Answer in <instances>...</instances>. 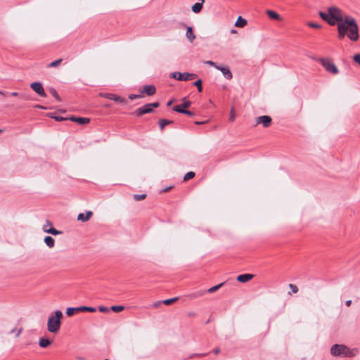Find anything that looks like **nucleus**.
Here are the masks:
<instances>
[{
	"label": "nucleus",
	"mask_w": 360,
	"mask_h": 360,
	"mask_svg": "<svg viewBox=\"0 0 360 360\" xmlns=\"http://www.w3.org/2000/svg\"><path fill=\"white\" fill-rule=\"evenodd\" d=\"M178 299H179L178 297H173L171 299H167V300H164L163 303L166 305H169V304H171L172 303L174 302L175 301H176Z\"/></svg>",
	"instance_id": "nucleus-33"
},
{
	"label": "nucleus",
	"mask_w": 360,
	"mask_h": 360,
	"mask_svg": "<svg viewBox=\"0 0 360 360\" xmlns=\"http://www.w3.org/2000/svg\"><path fill=\"white\" fill-rule=\"evenodd\" d=\"M271 122V117L268 115H262L256 118V125L262 124L265 128L269 127Z\"/></svg>",
	"instance_id": "nucleus-6"
},
{
	"label": "nucleus",
	"mask_w": 360,
	"mask_h": 360,
	"mask_svg": "<svg viewBox=\"0 0 360 360\" xmlns=\"http://www.w3.org/2000/svg\"><path fill=\"white\" fill-rule=\"evenodd\" d=\"M207 120H206V121H203V122H198V121H195V124H205V123H207Z\"/></svg>",
	"instance_id": "nucleus-49"
},
{
	"label": "nucleus",
	"mask_w": 360,
	"mask_h": 360,
	"mask_svg": "<svg viewBox=\"0 0 360 360\" xmlns=\"http://www.w3.org/2000/svg\"><path fill=\"white\" fill-rule=\"evenodd\" d=\"M183 114H185V115H187L188 116H194V113L192 112V111H190V110H184Z\"/></svg>",
	"instance_id": "nucleus-43"
},
{
	"label": "nucleus",
	"mask_w": 360,
	"mask_h": 360,
	"mask_svg": "<svg viewBox=\"0 0 360 360\" xmlns=\"http://www.w3.org/2000/svg\"><path fill=\"white\" fill-rule=\"evenodd\" d=\"M51 117L55 119L56 121H61V120H64L65 118L62 117H60V116H56V117H53V116H51Z\"/></svg>",
	"instance_id": "nucleus-46"
},
{
	"label": "nucleus",
	"mask_w": 360,
	"mask_h": 360,
	"mask_svg": "<svg viewBox=\"0 0 360 360\" xmlns=\"http://www.w3.org/2000/svg\"><path fill=\"white\" fill-rule=\"evenodd\" d=\"M80 311L79 307H68L66 310V314L68 316H72L75 312Z\"/></svg>",
	"instance_id": "nucleus-22"
},
{
	"label": "nucleus",
	"mask_w": 360,
	"mask_h": 360,
	"mask_svg": "<svg viewBox=\"0 0 360 360\" xmlns=\"http://www.w3.org/2000/svg\"><path fill=\"white\" fill-rule=\"evenodd\" d=\"M223 283H219L218 285H216L208 289L207 292H210V293H212L214 292H215L216 290H217L218 289H219L222 285H223Z\"/></svg>",
	"instance_id": "nucleus-27"
},
{
	"label": "nucleus",
	"mask_w": 360,
	"mask_h": 360,
	"mask_svg": "<svg viewBox=\"0 0 360 360\" xmlns=\"http://www.w3.org/2000/svg\"><path fill=\"white\" fill-rule=\"evenodd\" d=\"M184 108L182 107V105H175L174 108H173V110L177 112H179V113H182L184 112Z\"/></svg>",
	"instance_id": "nucleus-32"
},
{
	"label": "nucleus",
	"mask_w": 360,
	"mask_h": 360,
	"mask_svg": "<svg viewBox=\"0 0 360 360\" xmlns=\"http://www.w3.org/2000/svg\"><path fill=\"white\" fill-rule=\"evenodd\" d=\"M321 65L324 67V68L329 72L333 74H338V69L330 59L328 58H321L320 60Z\"/></svg>",
	"instance_id": "nucleus-5"
},
{
	"label": "nucleus",
	"mask_w": 360,
	"mask_h": 360,
	"mask_svg": "<svg viewBox=\"0 0 360 360\" xmlns=\"http://www.w3.org/2000/svg\"><path fill=\"white\" fill-rule=\"evenodd\" d=\"M108 99L114 101L117 103H126V100L118 95L111 94L108 96Z\"/></svg>",
	"instance_id": "nucleus-16"
},
{
	"label": "nucleus",
	"mask_w": 360,
	"mask_h": 360,
	"mask_svg": "<svg viewBox=\"0 0 360 360\" xmlns=\"http://www.w3.org/2000/svg\"><path fill=\"white\" fill-rule=\"evenodd\" d=\"M45 233H51L53 236H57L61 234L62 231L56 230L52 226L51 228H49V229L45 230Z\"/></svg>",
	"instance_id": "nucleus-23"
},
{
	"label": "nucleus",
	"mask_w": 360,
	"mask_h": 360,
	"mask_svg": "<svg viewBox=\"0 0 360 360\" xmlns=\"http://www.w3.org/2000/svg\"><path fill=\"white\" fill-rule=\"evenodd\" d=\"M51 342L49 340L42 338L39 339V345L41 347L45 348L51 345Z\"/></svg>",
	"instance_id": "nucleus-20"
},
{
	"label": "nucleus",
	"mask_w": 360,
	"mask_h": 360,
	"mask_svg": "<svg viewBox=\"0 0 360 360\" xmlns=\"http://www.w3.org/2000/svg\"><path fill=\"white\" fill-rule=\"evenodd\" d=\"M193 85H195V86H197L198 88V91L199 92H202V80L201 79H198L197 81H195L194 83H193Z\"/></svg>",
	"instance_id": "nucleus-28"
},
{
	"label": "nucleus",
	"mask_w": 360,
	"mask_h": 360,
	"mask_svg": "<svg viewBox=\"0 0 360 360\" xmlns=\"http://www.w3.org/2000/svg\"><path fill=\"white\" fill-rule=\"evenodd\" d=\"M44 243H46V245L49 248H52L54 247L55 245V240L53 238H52L51 236H46L44 238Z\"/></svg>",
	"instance_id": "nucleus-17"
},
{
	"label": "nucleus",
	"mask_w": 360,
	"mask_h": 360,
	"mask_svg": "<svg viewBox=\"0 0 360 360\" xmlns=\"http://www.w3.org/2000/svg\"><path fill=\"white\" fill-rule=\"evenodd\" d=\"M202 6H202V3L197 2L192 6V8H191L192 11L195 13H198L201 11Z\"/></svg>",
	"instance_id": "nucleus-19"
},
{
	"label": "nucleus",
	"mask_w": 360,
	"mask_h": 360,
	"mask_svg": "<svg viewBox=\"0 0 360 360\" xmlns=\"http://www.w3.org/2000/svg\"><path fill=\"white\" fill-rule=\"evenodd\" d=\"M217 69L220 70L224 77L227 79H231L233 77L232 73L231 72L230 68L228 66L222 67H217Z\"/></svg>",
	"instance_id": "nucleus-9"
},
{
	"label": "nucleus",
	"mask_w": 360,
	"mask_h": 360,
	"mask_svg": "<svg viewBox=\"0 0 360 360\" xmlns=\"http://www.w3.org/2000/svg\"><path fill=\"white\" fill-rule=\"evenodd\" d=\"M308 25L310 27H312V28H316V29H319L321 28V25L319 24H317V23H315V22H310L308 23Z\"/></svg>",
	"instance_id": "nucleus-39"
},
{
	"label": "nucleus",
	"mask_w": 360,
	"mask_h": 360,
	"mask_svg": "<svg viewBox=\"0 0 360 360\" xmlns=\"http://www.w3.org/2000/svg\"><path fill=\"white\" fill-rule=\"evenodd\" d=\"M142 96L140 95V94H130L129 96V98L130 100H134V99H136V98H141Z\"/></svg>",
	"instance_id": "nucleus-41"
},
{
	"label": "nucleus",
	"mask_w": 360,
	"mask_h": 360,
	"mask_svg": "<svg viewBox=\"0 0 360 360\" xmlns=\"http://www.w3.org/2000/svg\"><path fill=\"white\" fill-rule=\"evenodd\" d=\"M345 304L347 307H349L352 304V300H347Z\"/></svg>",
	"instance_id": "nucleus-51"
},
{
	"label": "nucleus",
	"mask_w": 360,
	"mask_h": 360,
	"mask_svg": "<svg viewBox=\"0 0 360 360\" xmlns=\"http://www.w3.org/2000/svg\"><path fill=\"white\" fill-rule=\"evenodd\" d=\"M248 23V21L246 19L242 18L241 16H239L235 22V26L238 27H245Z\"/></svg>",
	"instance_id": "nucleus-15"
},
{
	"label": "nucleus",
	"mask_w": 360,
	"mask_h": 360,
	"mask_svg": "<svg viewBox=\"0 0 360 360\" xmlns=\"http://www.w3.org/2000/svg\"><path fill=\"white\" fill-rule=\"evenodd\" d=\"M170 188H171V187L166 188L164 190V191H168Z\"/></svg>",
	"instance_id": "nucleus-56"
},
{
	"label": "nucleus",
	"mask_w": 360,
	"mask_h": 360,
	"mask_svg": "<svg viewBox=\"0 0 360 360\" xmlns=\"http://www.w3.org/2000/svg\"><path fill=\"white\" fill-rule=\"evenodd\" d=\"M1 131H1V129H0V133H1Z\"/></svg>",
	"instance_id": "nucleus-62"
},
{
	"label": "nucleus",
	"mask_w": 360,
	"mask_h": 360,
	"mask_svg": "<svg viewBox=\"0 0 360 360\" xmlns=\"http://www.w3.org/2000/svg\"><path fill=\"white\" fill-rule=\"evenodd\" d=\"M63 59L60 58L58 60H56L55 61L51 62L48 65V68H56L58 67L62 62Z\"/></svg>",
	"instance_id": "nucleus-25"
},
{
	"label": "nucleus",
	"mask_w": 360,
	"mask_h": 360,
	"mask_svg": "<svg viewBox=\"0 0 360 360\" xmlns=\"http://www.w3.org/2000/svg\"><path fill=\"white\" fill-rule=\"evenodd\" d=\"M289 288L292 293H297L298 292V288L294 284H289Z\"/></svg>",
	"instance_id": "nucleus-38"
},
{
	"label": "nucleus",
	"mask_w": 360,
	"mask_h": 360,
	"mask_svg": "<svg viewBox=\"0 0 360 360\" xmlns=\"http://www.w3.org/2000/svg\"><path fill=\"white\" fill-rule=\"evenodd\" d=\"M173 121L172 120H166V119H160L159 120V124H160V128L161 130H163L165 127L170 123H172Z\"/></svg>",
	"instance_id": "nucleus-21"
},
{
	"label": "nucleus",
	"mask_w": 360,
	"mask_h": 360,
	"mask_svg": "<svg viewBox=\"0 0 360 360\" xmlns=\"http://www.w3.org/2000/svg\"><path fill=\"white\" fill-rule=\"evenodd\" d=\"M266 13L267 15L271 19L277 20H281V16L276 12H275L272 10H267Z\"/></svg>",
	"instance_id": "nucleus-18"
},
{
	"label": "nucleus",
	"mask_w": 360,
	"mask_h": 360,
	"mask_svg": "<svg viewBox=\"0 0 360 360\" xmlns=\"http://www.w3.org/2000/svg\"><path fill=\"white\" fill-rule=\"evenodd\" d=\"M32 89L36 92L39 96L45 97L46 94L44 91V87L41 82H33L30 84Z\"/></svg>",
	"instance_id": "nucleus-7"
},
{
	"label": "nucleus",
	"mask_w": 360,
	"mask_h": 360,
	"mask_svg": "<svg viewBox=\"0 0 360 360\" xmlns=\"http://www.w3.org/2000/svg\"><path fill=\"white\" fill-rule=\"evenodd\" d=\"M36 108H41V109H44V108L41 105H36Z\"/></svg>",
	"instance_id": "nucleus-53"
},
{
	"label": "nucleus",
	"mask_w": 360,
	"mask_h": 360,
	"mask_svg": "<svg viewBox=\"0 0 360 360\" xmlns=\"http://www.w3.org/2000/svg\"><path fill=\"white\" fill-rule=\"evenodd\" d=\"M236 32H237V31H236V30H231V34H235V33H236Z\"/></svg>",
	"instance_id": "nucleus-54"
},
{
	"label": "nucleus",
	"mask_w": 360,
	"mask_h": 360,
	"mask_svg": "<svg viewBox=\"0 0 360 360\" xmlns=\"http://www.w3.org/2000/svg\"><path fill=\"white\" fill-rule=\"evenodd\" d=\"M235 118H236V115H235L234 109L232 108L230 112L229 120L231 122H233L235 120Z\"/></svg>",
	"instance_id": "nucleus-37"
},
{
	"label": "nucleus",
	"mask_w": 360,
	"mask_h": 360,
	"mask_svg": "<svg viewBox=\"0 0 360 360\" xmlns=\"http://www.w3.org/2000/svg\"><path fill=\"white\" fill-rule=\"evenodd\" d=\"M204 63H205V64H207V65H211L212 67H214L216 69H217V67H219L220 66V65H218L216 63H214V61H212V60H206Z\"/></svg>",
	"instance_id": "nucleus-36"
},
{
	"label": "nucleus",
	"mask_w": 360,
	"mask_h": 360,
	"mask_svg": "<svg viewBox=\"0 0 360 360\" xmlns=\"http://www.w3.org/2000/svg\"><path fill=\"white\" fill-rule=\"evenodd\" d=\"M80 311H89V312H95L96 311V308L92 307H86L81 306L79 307Z\"/></svg>",
	"instance_id": "nucleus-24"
},
{
	"label": "nucleus",
	"mask_w": 360,
	"mask_h": 360,
	"mask_svg": "<svg viewBox=\"0 0 360 360\" xmlns=\"http://www.w3.org/2000/svg\"><path fill=\"white\" fill-rule=\"evenodd\" d=\"M149 105H150V107L152 108H158L159 105H160V103L158 102H154V103H148Z\"/></svg>",
	"instance_id": "nucleus-44"
},
{
	"label": "nucleus",
	"mask_w": 360,
	"mask_h": 360,
	"mask_svg": "<svg viewBox=\"0 0 360 360\" xmlns=\"http://www.w3.org/2000/svg\"><path fill=\"white\" fill-rule=\"evenodd\" d=\"M124 309V306L122 305H114L112 306L110 309L113 311L114 312H120L122 311Z\"/></svg>",
	"instance_id": "nucleus-26"
},
{
	"label": "nucleus",
	"mask_w": 360,
	"mask_h": 360,
	"mask_svg": "<svg viewBox=\"0 0 360 360\" xmlns=\"http://www.w3.org/2000/svg\"><path fill=\"white\" fill-rule=\"evenodd\" d=\"M146 197V194H141V195L135 194V195H134V199L136 201L142 200L145 199Z\"/></svg>",
	"instance_id": "nucleus-31"
},
{
	"label": "nucleus",
	"mask_w": 360,
	"mask_h": 360,
	"mask_svg": "<svg viewBox=\"0 0 360 360\" xmlns=\"http://www.w3.org/2000/svg\"><path fill=\"white\" fill-rule=\"evenodd\" d=\"M22 331V328H20L17 331V333H16V334H15V337H16V338H18V337L20 336V335L21 334Z\"/></svg>",
	"instance_id": "nucleus-47"
},
{
	"label": "nucleus",
	"mask_w": 360,
	"mask_h": 360,
	"mask_svg": "<svg viewBox=\"0 0 360 360\" xmlns=\"http://www.w3.org/2000/svg\"><path fill=\"white\" fill-rule=\"evenodd\" d=\"M327 13L319 11V16L328 25L337 24L338 38L343 39L346 34L350 40L356 41L359 39V28L355 19L351 16L344 18L342 11L337 6H330Z\"/></svg>",
	"instance_id": "nucleus-1"
},
{
	"label": "nucleus",
	"mask_w": 360,
	"mask_h": 360,
	"mask_svg": "<svg viewBox=\"0 0 360 360\" xmlns=\"http://www.w3.org/2000/svg\"><path fill=\"white\" fill-rule=\"evenodd\" d=\"M70 120L79 124H86L90 122L89 118L81 117H71Z\"/></svg>",
	"instance_id": "nucleus-12"
},
{
	"label": "nucleus",
	"mask_w": 360,
	"mask_h": 360,
	"mask_svg": "<svg viewBox=\"0 0 360 360\" xmlns=\"http://www.w3.org/2000/svg\"><path fill=\"white\" fill-rule=\"evenodd\" d=\"M196 77L195 74L193 73H181L179 72H172L170 74V77L174 78L179 81H188L194 79Z\"/></svg>",
	"instance_id": "nucleus-4"
},
{
	"label": "nucleus",
	"mask_w": 360,
	"mask_h": 360,
	"mask_svg": "<svg viewBox=\"0 0 360 360\" xmlns=\"http://www.w3.org/2000/svg\"><path fill=\"white\" fill-rule=\"evenodd\" d=\"M92 216L93 212L91 211H86L85 214L83 213H79L77 215V220L82 222H86L88 221Z\"/></svg>",
	"instance_id": "nucleus-11"
},
{
	"label": "nucleus",
	"mask_w": 360,
	"mask_h": 360,
	"mask_svg": "<svg viewBox=\"0 0 360 360\" xmlns=\"http://www.w3.org/2000/svg\"><path fill=\"white\" fill-rule=\"evenodd\" d=\"M354 60L360 65V54H356L353 58Z\"/></svg>",
	"instance_id": "nucleus-42"
},
{
	"label": "nucleus",
	"mask_w": 360,
	"mask_h": 360,
	"mask_svg": "<svg viewBox=\"0 0 360 360\" xmlns=\"http://www.w3.org/2000/svg\"><path fill=\"white\" fill-rule=\"evenodd\" d=\"M199 1H201L202 4L205 2V0H198Z\"/></svg>",
	"instance_id": "nucleus-59"
},
{
	"label": "nucleus",
	"mask_w": 360,
	"mask_h": 360,
	"mask_svg": "<svg viewBox=\"0 0 360 360\" xmlns=\"http://www.w3.org/2000/svg\"><path fill=\"white\" fill-rule=\"evenodd\" d=\"M111 94H109V93H101L100 94V96L101 97H103V98H108V96H110Z\"/></svg>",
	"instance_id": "nucleus-45"
},
{
	"label": "nucleus",
	"mask_w": 360,
	"mask_h": 360,
	"mask_svg": "<svg viewBox=\"0 0 360 360\" xmlns=\"http://www.w3.org/2000/svg\"><path fill=\"white\" fill-rule=\"evenodd\" d=\"M50 92L51 94V95L58 101H60V96H58L56 90L53 88H51L50 89Z\"/></svg>",
	"instance_id": "nucleus-30"
},
{
	"label": "nucleus",
	"mask_w": 360,
	"mask_h": 360,
	"mask_svg": "<svg viewBox=\"0 0 360 360\" xmlns=\"http://www.w3.org/2000/svg\"><path fill=\"white\" fill-rule=\"evenodd\" d=\"M21 98L25 100H30V97L26 94L21 95Z\"/></svg>",
	"instance_id": "nucleus-48"
},
{
	"label": "nucleus",
	"mask_w": 360,
	"mask_h": 360,
	"mask_svg": "<svg viewBox=\"0 0 360 360\" xmlns=\"http://www.w3.org/2000/svg\"><path fill=\"white\" fill-rule=\"evenodd\" d=\"M172 101H169V102L167 103V106H170V105H172Z\"/></svg>",
	"instance_id": "nucleus-55"
},
{
	"label": "nucleus",
	"mask_w": 360,
	"mask_h": 360,
	"mask_svg": "<svg viewBox=\"0 0 360 360\" xmlns=\"http://www.w3.org/2000/svg\"><path fill=\"white\" fill-rule=\"evenodd\" d=\"M195 176V173L193 172H187L184 176V181H188L192 178H193Z\"/></svg>",
	"instance_id": "nucleus-29"
},
{
	"label": "nucleus",
	"mask_w": 360,
	"mask_h": 360,
	"mask_svg": "<svg viewBox=\"0 0 360 360\" xmlns=\"http://www.w3.org/2000/svg\"><path fill=\"white\" fill-rule=\"evenodd\" d=\"M254 277L253 274H245L238 276L237 281L240 283H246Z\"/></svg>",
	"instance_id": "nucleus-13"
},
{
	"label": "nucleus",
	"mask_w": 360,
	"mask_h": 360,
	"mask_svg": "<svg viewBox=\"0 0 360 360\" xmlns=\"http://www.w3.org/2000/svg\"><path fill=\"white\" fill-rule=\"evenodd\" d=\"M142 94L145 93L148 96H153L156 92V89L154 85H145L143 87V91H141Z\"/></svg>",
	"instance_id": "nucleus-10"
},
{
	"label": "nucleus",
	"mask_w": 360,
	"mask_h": 360,
	"mask_svg": "<svg viewBox=\"0 0 360 360\" xmlns=\"http://www.w3.org/2000/svg\"><path fill=\"white\" fill-rule=\"evenodd\" d=\"M205 355V354H198V356H204Z\"/></svg>",
	"instance_id": "nucleus-60"
},
{
	"label": "nucleus",
	"mask_w": 360,
	"mask_h": 360,
	"mask_svg": "<svg viewBox=\"0 0 360 360\" xmlns=\"http://www.w3.org/2000/svg\"><path fill=\"white\" fill-rule=\"evenodd\" d=\"M153 112V109L150 107V105H149L148 103V104H146L144 105L143 106L138 108L136 111H135V114L137 116H141L143 114H146V113H150V112Z\"/></svg>",
	"instance_id": "nucleus-8"
},
{
	"label": "nucleus",
	"mask_w": 360,
	"mask_h": 360,
	"mask_svg": "<svg viewBox=\"0 0 360 360\" xmlns=\"http://www.w3.org/2000/svg\"><path fill=\"white\" fill-rule=\"evenodd\" d=\"M62 316L63 313L60 310H56L49 316L47 321V329L50 333H56L58 332L60 328Z\"/></svg>",
	"instance_id": "nucleus-3"
},
{
	"label": "nucleus",
	"mask_w": 360,
	"mask_h": 360,
	"mask_svg": "<svg viewBox=\"0 0 360 360\" xmlns=\"http://www.w3.org/2000/svg\"><path fill=\"white\" fill-rule=\"evenodd\" d=\"M186 36L190 42H193L195 39L196 37L193 33L192 27H187Z\"/></svg>",
	"instance_id": "nucleus-14"
},
{
	"label": "nucleus",
	"mask_w": 360,
	"mask_h": 360,
	"mask_svg": "<svg viewBox=\"0 0 360 360\" xmlns=\"http://www.w3.org/2000/svg\"><path fill=\"white\" fill-rule=\"evenodd\" d=\"M220 352V349L219 348H215L214 350H213V352L215 354H219Z\"/></svg>",
	"instance_id": "nucleus-50"
},
{
	"label": "nucleus",
	"mask_w": 360,
	"mask_h": 360,
	"mask_svg": "<svg viewBox=\"0 0 360 360\" xmlns=\"http://www.w3.org/2000/svg\"><path fill=\"white\" fill-rule=\"evenodd\" d=\"M11 95L12 96H18V93H17V92H12V93H11Z\"/></svg>",
	"instance_id": "nucleus-52"
},
{
	"label": "nucleus",
	"mask_w": 360,
	"mask_h": 360,
	"mask_svg": "<svg viewBox=\"0 0 360 360\" xmlns=\"http://www.w3.org/2000/svg\"><path fill=\"white\" fill-rule=\"evenodd\" d=\"M0 94L4 95V92H3V91H0Z\"/></svg>",
	"instance_id": "nucleus-61"
},
{
	"label": "nucleus",
	"mask_w": 360,
	"mask_h": 360,
	"mask_svg": "<svg viewBox=\"0 0 360 360\" xmlns=\"http://www.w3.org/2000/svg\"><path fill=\"white\" fill-rule=\"evenodd\" d=\"M359 352L358 348H350L342 344H335L330 347V354L336 357H354Z\"/></svg>",
	"instance_id": "nucleus-2"
},
{
	"label": "nucleus",
	"mask_w": 360,
	"mask_h": 360,
	"mask_svg": "<svg viewBox=\"0 0 360 360\" xmlns=\"http://www.w3.org/2000/svg\"><path fill=\"white\" fill-rule=\"evenodd\" d=\"M14 331H15V328H14V329H13V330L10 332V333H14Z\"/></svg>",
	"instance_id": "nucleus-58"
},
{
	"label": "nucleus",
	"mask_w": 360,
	"mask_h": 360,
	"mask_svg": "<svg viewBox=\"0 0 360 360\" xmlns=\"http://www.w3.org/2000/svg\"><path fill=\"white\" fill-rule=\"evenodd\" d=\"M159 304H160V302L155 303V304H154V307H157L158 306H159Z\"/></svg>",
	"instance_id": "nucleus-57"
},
{
	"label": "nucleus",
	"mask_w": 360,
	"mask_h": 360,
	"mask_svg": "<svg viewBox=\"0 0 360 360\" xmlns=\"http://www.w3.org/2000/svg\"><path fill=\"white\" fill-rule=\"evenodd\" d=\"M191 102L189 101H185V98H184V102L183 103L181 104L182 107L186 109V108H188L191 106Z\"/></svg>",
	"instance_id": "nucleus-35"
},
{
	"label": "nucleus",
	"mask_w": 360,
	"mask_h": 360,
	"mask_svg": "<svg viewBox=\"0 0 360 360\" xmlns=\"http://www.w3.org/2000/svg\"><path fill=\"white\" fill-rule=\"evenodd\" d=\"M52 226L53 224L49 220H46V224L43 226V231L45 232V230L49 229Z\"/></svg>",
	"instance_id": "nucleus-34"
},
{
	"label": "nucleus",
	"mask_w": 360,
	"mask_h": 360,
	"mask_svg": "<svg viewBox=\"0 0 360 360\" xmlns=\"http://www.w3.org/2000/svg\"><path fill=\"white\" fill-rule=\"evenodd\" d=\"M98 310L103 313H108L110 311V309L104 306H100L98 307Z\"/></svg>",
	"instance_id": "nucleus-40"
}]
</instances>
